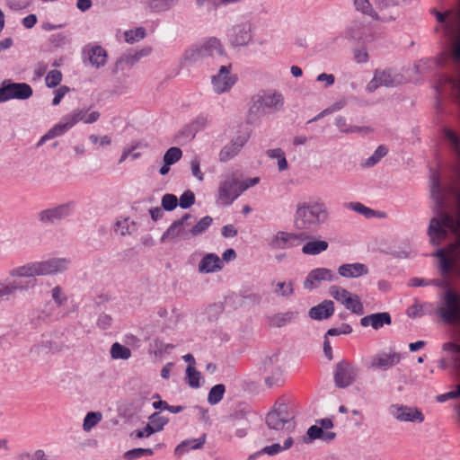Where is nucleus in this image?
<instances>
[{
	"label": "nucleus",
	"instance_id": "obj_1",
	"mask_svg": "<svg viewBox=\"0 0 460 460\" xmlns=\"http://www.w3.org/2000/svg\"><path fill=\"white\" fill-rule=\"evenodd\" d=\"M448 232L458 234L459 238L449 245L448 254L444 249H438L435 253L439 258V268L444 276L449 274L455 264H460V220L444 212L439 214V218L430 219L428 235L432 245H439Z\"/></svg>",
	"mask_w": 460,
	"mask_h": 460
},
{
	"label": "nucleus",
	"instance_id": "obj_2",
	"mask_svg": "<svg viewBox=\"0 0 460 460\" xmlns=\"http://www.w3.org/2000/svg\"><path fill=\"white\" fill-rule=\"evenodd\" d=\"M329 218V210L324 202L308 200L299 202L295 212V226L299 230H315L324 225Z\"/></svg>",
	"mask_w": 460,
	"mask_h": 460
},
{
	"label": "nucleus",
	"instance_id": "obj_3",
	"mask_svg": "<svg viewBox=\"0 0 460 460\" xmlns=\"http://www.w3.org/2000/svg\"><path fill=\"white\" fill-rule=\"evenodd\" d=\"M69 264V260L66 258H50L49 260L32 261L15 267L9 271V275L13 278H33L55 275L66 271Z\"/></svg>",
	"mask_w": 460,
	"mask_h": 460
},
{
	"label": "nucleus",
	"instance_id": "obj_4",
	"mask_svg": "<svg viewBox=\"0 0 460 460\" xmlns=\"http://www.w3.org/2000/svg\"><path fill=\"white\" fill-rule=\"evenodd\" d=\"M284 107V97L277 91H261L252 98L247 122L254 125L259 122L261 116L267 113H276Z\"/></svg>",
	"mask_w": 460,
	"mask_h": 460
},
{
	"label": "nucleus",
	"instance_id": "obj_5",
	"mask_svg": "<svg viewBox=\"0 0 460 460\" xmlns=\"http://www.w3.org/2000/svg\"><path fill=\"white\" fill-rule=\"evenodd\" d=\"M88 108L75 109L70 114L62 118L61 121L51 128L40 140L38 146L42 145L45 141L59 137L73 128L77 122L83 121L85 124L96 122L100 118L98 111L88 113Z\"/></svg>",
	"mask_w": 460,
	"mask_h": 460
},
{
	"label": "nucleus",
	"instance_id": "obj_6",
	"mask_svg": "<svg viewBox=\"0 0 460 460\" xmlns=\"http://www.w3.org/2000/svg\"><path fill=\"white\" fill-rule=\"evenodd\" d=\"M294 419L295 415L287 403L276 402L273 410L266 416V424L270 429L291 432L296 426Z\"/></svg>",
	"mask_w": 460,
	"mask_h": 460
},
{
	"label": "nucleus",
	"instance_id": "obj_7",
	"mask_svg": "<svg viewBox=\"0 0 460 460\" xmlns=\"http://www.w3.org/2000/svg\"><path fill=\"white\" fill-rule=\"evenodd\" d=\"M406 83V78L399 70L394 68L376 69L374 76L367 84V91L375 92L378 87H397Z\"/></svg>",
	"mask_w": 460,
	"mask_h": 460
},
{
	"label": "nucleus",
	"instance_id": "obj_8",
	"mask_svg": "<svg viewBox=\"0 0 460 460\" xmlns=\"http://www.w3.org/2000/svg\"><path fill=\"white\" fill-rule=\"evenodd\" d=\"M224 49L217 38H210L200 44L194 45L186 49L183 58L189 62H197L201 58L223 55Z\"/></svg>",
	"mask_w": 460,
	"mask_h": 460
},
{
	"label": "nucleus",
	"instance_id": "obj_9",
	"mask_svg": "<svg viewBox=\"0 0 460 460\" xmlns=\"http://www.w3.org/2000/svg\"><path fill=\"white\" fill-rule=\"evenodd\" d=\"M444 306L439 309L441 319L447 323L460 322V296L452 289H447L443 294Z\"/></svg>",
	"mask_w": 460,
	"mask_h": 460
},
{
	"label": "nucleus",
	"instance_id": "obj_10",
	"mask_svg": "<svg viewBox=\"0 0 460 460\" xmlns=\"http://www.w3.org/2000/svg\"><path fill=\"white\" fill-rule=\"evenodd\" d=\"M33 94L32 88L26 83H13L4 80L0 86V103L12 99L27 100Z\"/></svg>",
	"mask_w": 460,
	"mask_h": 460
},
{
	"label": "nucleus",
	"instance_id": "obj_11",
	"mask_svg": "<svg viewBox=\"0 0 460 460\" xmlns=\"http://www.w3.org/2000/svg\"><path fill=\"white\" fill-rule=\"evenodd\" d=\"M401 354L395 351H379L369 358L366 367L373 370H388L401 361Z\"/></svg>",
	"mask_w": 460,
	"mask_h": 460
},
{
	"label": "nucleus",
	"instance_id": "obj_12",
	"mask_svg": "<svg viewBox=\"0 0 460 460\" xmlns=\"http://www.w3.org/2000/svg\"><path fill=\"white\" fill-rule=\"evenodd\" d=\"M357 367L349 361H340L336 365L334 372V382L339 388L349 386L358 376Z\"/></svg>",
	"mask_w": 460,
	"mask_h": 460
},
{
	"label": "nucleus",
	"instance_id": "obj_13",
	"mask_svg": "<svg viewBox=\"0 0 460 460\" xmlns=\"http://www.w3.org/2000/svg\"><path fill=\"white\" fill-rule=\"evenodd\" d=\"M378 11H375L373 20L380 22H391L399 18L401 12L396 0H376Z\"/></svg>",
	"mask_w": 460,
	"mask_h": 460
},
{
	"label": "nucleus",
	"instance_id": "obj_14",
	"mask_svg": "<svg viewBox=\"0 0 460 460\" xmlns=\"http://www.w3.org/2000/svg\"><path fill=\"white\" fill-rule=\"evenodd\" d=\"M431 13L436 16L437 21L441 24V29L444 31L446 36L448 37L450 40H452V48H454V45L457 40L459 30L458 22L452 21L456 11L441 13L436 9H432ZM451 50H453V49H451ZM451 53L452 51H450V54Z\"/></svg>",
	"mask_w": 460,
	"mask_h": 460
},
{
	"label": "nucleus",
	"instance_id": "obj_15",
	"mask_svg": "<svg viewBox=\"0 0 460 460\" xmlns=\"http://www.w3.org/2000/svg\"><path fill=\"white\" fill-rule=\"evenodd\" d=\"M239 181L233 176L226 177L218 187V199L221 204L228 206L241 195Z\"/></svg>",
	"mask_w": 460,
	"mask_h": 460
},
{
	"label": "nucleus",
	"instance_id": "obj_16",
	"mask_svg": "<svg viewBox=\"0 0 460 460\" xmlns=\"http://www.w3.org/2000/svg\"><path fill=\"white\" fill-rule=\"evenodd\" d=\"M73 208V202L64 203L59 206L40 211L38 214V217L43 224H54L70 216Z\"/></svg>",
	"mask_w": 460,
	"mask_h": 460
},
{
	"label": "nucleus",
	"instance_id": "obj_17",
	"mask_svg": "<svg viewBox=\"0 0 460 460\" xmlns=\"http://www.w3.org/2000/svg\"><path fill=\"white\" fill-rule=\"evenodd\" d=\"M231 66H222L218 73L212 76L211 84L215 93L220 94L229 92L236 82V77L230 73Z\"/></svg>",
	"mask_w": 460,
	"mask_h": 460
},
{
	"label": "nucleus",
	"instance_id": "obj_18",
	"mask_svg": "<svg viewBox=\"0 0 460 460\" xmlns=\"http://www.w3.org/2000/svg\"><path fill=\"white\" fill-rule=\"evenodd\" d=\"M192 216L189 213L184 214L180 219L175 220L168 227L161 237V242L167 240L174 241L177 239L187 240L191 236L190 230L185 228V225L188 219L191 218Z\"/></svg>",
	"mask_w": 460,
	"mask_h": 460
},
{
	"label": "nucleus",
	"instance_id": "obj_19",
	"mask_svg": "<svg viewBox=\"0 0 460 460\" xmlns=\"http://www.w3.org/2000/svg\"><path fill=\"white\" fill-rule=\"evenodd\" d=\"M308 238V235L305 233L295 234L284 231L278 232L271 239L270 245L273 249H288L294 247L304 239Z\"/></svg>",
	"mask_w": 460,
	"mask_h": 460
},
{
	"label": "nucleus",
	"instance_id": "obj_20",
	"mask_svg": "<svg viewBox=\"0 0 460 460\" xmlns=\"http://www.w3.org/2000/svg\"><path fill=\"white\" fill-rule=\"evenodd\" d=\"M230 43L234 46H245L252 39L251 23L247 21L234 24L227 34Z\"/></svg>",
	"mask_w": 460,
	"mask_h": 460
},
{
	"label": "nucleus",
	"instance_id": "obj_21",
	"mask_svg": "<svg viewBox=\"0 0 460 460\" xmlns=\"http://www.w3.org/2000/svg\"><path fill=\"white\" fill-rule=\"evenodd\" d=\"M337 279L332 270L326 268H317L308 273L303 282V287L305 289L310 290L319 287L323 281L332 282Z\"/></svg>",
	"mask_w": 460,
	"mask_h": 460
},
{
	"label": "nucleus",
	"instance_id": "obj_22",
	"mask_svg": "<svg viewBox=\"0 0 460 460\" xmlns=\"http://www.w3.org/2000/svg\"><path fill=\"white\" fill-rule=\"evenodd\" d=\"M391 413L400 421L422 422L424 416L420 411L416 408L404 405H393L390 408Z\"/></svg>",
	"mask_w": 460,
	"mask_h": 460
},
{
	"label": "nucleus",
	"instance_id": "obj_23",
	"mask_svg": "<svg viewBox=\"0 0 460 460\" xmlns=\"http://www.w3.org/2000/svg\"><path fill=\"white\" fill-rule=\"evenodd\" d=\"M248 136L241 134L231 140L230 143L226 145L219 153V161L227 162L234 158L241 151L243 146L246 144Z\"/></svg>",
	"mask_w": 460,
	"mask_h": 460
},
{
	"label": "nucleus",
	"instance_id": "obj_24",
	"mask_svg": "<svg viewBox=\"0 0 460 460\" xmlns=\"http://www.w3.org/2000/svg\"><path fill=\"white\" fill-rule=\"evenodd\" d=\"M391 323L392 318L390 314L387 312L371 314L360 319L361 326H371L374 330H379L385 325H390Z\"/></svg>",
	"mask_w": 460,
	"mask_h": 460
},
{
	"label": "nucleus",
	"instance_id": "obj_25",
	"mask_svg": "<svg viewBox=\"0 0 460 460\" xmlns=\"http://www.w3.org/2000/svg\"><path fill=\"white\" fill-rule=\"evenodd\" d=\"M369 272L368 267L360 262L345 263L338 268V274L342 278L356 279L361 276L367 275Z\"/></svg>",
	"mask_w": 460,
	"mask_h": 460
},
{
	"label": "nucleus",
	"instance_id": "obj_26",
	"mask_svg": "<svg viewBox=\"0 0 460 460\" xmlns=\"http://www.w3.org/2000/svg\"><path fill=\"white\" fill-rule=\"evenodd\" d=\"M334 313V303L332 300H323L319 305L310 308L308 315L311 319L322 321L328 319Z\"/></svg>",
	"mask_w": 460,
	"mask_h": 460
},
{
	"label": "nucleus",
	"instance_id": "obj_27",
	"mask_svg": "<svg viewBox=\"0 0 460 460\" xmlns=\"http://www.w3.org/2000/svg\"><path fill=\"white\" fill-rule=\"evenodd\" d=\"M198 268L200 273H212L221 270L223 262L216 253H208L201 259Z\"/></svg>",
	"mask_w": 460,
	"mask_h": 460
},
{
	"label": "nucleus",
	"instance_id": "obj_28",
	"mask_svg": "<svg viewBox=\"0 0 460 460\" xmlns=\"http://www.w3.org/2000/svg\"><path fill=\"white\" fill-rule=\"evenodd\" d=\"M297 313L288 311L285 313H277L268 317L269 325L274 328H281L295 321Z\"/></svg>",
	"mask_w": 460,
	"mask_h": 460
},
{
	"label": "nucleus",
	"instance_id": "obj_29",
	"mask_svg": "<svg viewBox=\"0 0 460 460\" xmlns=\"http://www.w3.org/2000/svg\"><path fill=\"white\" fill-rule=\"evenodd\" d=\"M149 420L150 423H148L145 428V431H146V437H149L155 432L161 431L169 420L167 417L162 416L160 412H155L149 417Z\"/></svg>",
	"mask_w": 460,
	"mask_h": 460
},
{
	"label": "nucleus",
	"instance_id": "obj_30",
	"mask_svg": "<svg viewBox=\"0 0 460 460\" xmlns=\"http://www.w3.org/2000/svg\"><path fill=\"white\" fill-rule=\"evenodd\" d=\"M206 434H203L199 438H190L186 439L181 442L175 448L176 455H183L188 452L190 449H199L201 448L206 442Z\"/></svg>",
	"mask_w": 460,
	"mask_h": 460
},
{
	"label": "nucleus",
	"instance_id": "obj_31",
	"mask_svg": "<svg viewBox=\"0 0 460 460\" xmlns=\"http://www.w3.org/2000/svg\"><path fill=\"white\" fill-rule=\"evenodd\" d=\"M329 243L324 240L313 239L306 242L302 247V252L307 255H317L325 252Z\"/></svg>",
	"mask_w": 460,
	"mask_h": 460
},
{
	"label": "nucleus",
	"instance_id": "obj_32",
	"mask_svg": "<svg viewBox=\"0 0 460 460\" xmlns=\"http://www.w3.org/2000/svg\"><path fill=\"white\" fill-rule=\"evenodd\" d=\"M89 61L96 68L103 66L107 62V52L100 46H95L89 52Z\"/></svg>",
	"mask_w": 460,
	"mask_h": 460
},
{
	"label": "nucleus",
	"instance_id": "obj_33",
	"mask_svg": "<svg viewBox=\"0 0 460 460\" xmlns=\"http://www.w3.org/2000/svg\"><path fill=\"white\" fill-rule=\"evenodd\" d=\"M335 125L340 129L341 133L345 134H352V133H361L369 131L368 128L366 127H358L349 125L347 121V119L343 116H338L335 119Z\"/></svg>",
	"mask_w": 460,
	"mask_h": 460
},
{
	"label": "nucleus",
	"instance_id": "obj_34",
	"mask_svg": "<svg viewBox=\"0 0 460 460\" xmlns=\"http://www.w3.org/2000/svg\"><path fill=\"white\" fill-rule=\"evenodd\" d=\"M294 444V439L292 437H288L283 445L279 443H274L270 446H266L258 452V454H266L269 456L278 455L285 450L289 449Z\"/></svg>",
	"mask_w": 460,
	"mask_h": 460
},
{
	"label": "nucleus",
	"instance_id": "obj_35",
	"mask_svg": "<svg viewBox=\"0 0 460 460\" xmlns=\"http://www.w3.org/2000/svg\"><path fill=\"white\" fill-rule=\"evenodd\" d=\"M273 293L279 297L288 298L294 294L292 281L272 282Z\"/></svg>",
	"mask_w": 460,
	"mask_h": 460
},
{
	"label": "nucleus",
	"instance_id": "obj_36",
	"mask_svg": "<svg viewBox=\"0 0 460 460\" xmlns=\"http://www.w3.org/2000/svg\"><path fill=\"white\" fill-rule=\"evenodd\" d=\"M136 229V223L129 217H120L116 221L115 232L120 235L131 234Z\"/></svg>",
	"mask_w": 460,
	"mask_h": 460
},
{
	"label": "nucleus",
	"instance_id": "obj_37",
	"mask_svg": "<svg viewBox=\"0 0 460 460\" xmlns=\"http://www.w3.org/2000/svg\"><path fill=\"white\" fill-rule=\"evenodd\" d=\"M430 193H431V196L433 197V199H435L438 207L443 208L444 198H443L442 190L440 187L439 178L435 173H433V175L431 177Z\"/></svg>",
	"mask_w": 460,
	"mask_h": 460
},
{
	"label": "nucleus",
	"instance_id": "obj_38",
	"mask_svg": "<svg viewBox=\"0 0 460 460\" xmlns=\"http://www.w3.org/2000/svg\"><path fill=\"white\" fill-rule=\"evenodd\" d=\"M346 309L351 311L353 314L361 315L364 314V307L360 298L356 294H350L346 303L344 304Z\"/></svg>",
	"mask_w": 460,
	"mask_h": 460
},
{
	"label": "nucleus",
	"instance_id": "obj_39",
	"mask_svg": "<svg viewBox=\"0 0 460 460\" xmlns=\"http://www.w3.org/2000/svg\"><path fill=\"white\" fill-rule=\"evenodd\" d=\"M213 218L210 216H205L200 218L195 226L190 229L191 236H198L205 233L208 227L212 225Z\"/></svg>",
	"mask_w": 460,
	"mask_h": 460
},
{
	"label": "nucleus",
	"instance_id": "obj_40",
	"mask_svg": "<svg viewBox=\"0 0 460 460\" xmlns=\"http://www.w3.org/2000/svg\"><path fill=\"white\" fill-rule=\"evenodd\" d=\"M111 357L113 359H128L131 357V350L119 342H115L111 348Z\"/></svg>",
	"mask_w": 460,
	"mask_h": 460
},
{
	"label": "nucleus",
	"instance_id": "obj_41",
	"mask_svg": "<svg viewBox=\"0 0 460 460\" xmlns=\"http://www.w3.org/2000/svg\"><path fill=\"white\" fill-rule=\"evenodd\" d=\"M226 392V387L222 384L214 385L208 392V402L210 405L218 403L222 399Z\"/></svg>",
	"mask_w": 460,
	"mask_h": 460
},
{
	"label": "nucleus",
	"instance_id": "obj_42",
	"mask_svg": "<svg viewBox=\"0 0 460 460\" xmlns=\"http://www.w3.org/2000/svg\"><path fill=\"white\" fill-rule=\"evenodd\" d=\"M267 155L270 158L278 159V167L280 172L288 168V164L285 156V153L280 148L269 149L266 152Z\"/></svg>",
	"mask_w": 460,
	"mask_h": 460
},
{
	"label": "nucleus",
	"instance_id": "obj_43",
	"mask_svg": "<svg viewBox=\"0 0 460 460\" xmlns=\"http://www.w3.org/2000/svg\"><path fill=\"white\" fill-rule=\"evenodd\" d=\"M444 135L452 151L460 157V140L457 135L449 128L444 129Z\"/></svg>",
	"mask_w": 460,
	"mask_h": 460
},
{
	"label": "nucleus",
	"instance_id": "obj_44",
	"mask_svg": "<svg viewBox=\"0 0 460 460\" xmlns=\"http://www.w3.org/2000/svg\"><path fill=\"white\" fill-rule=\"evenodd\" d=\"M356 11L373 19L375 9L369 0H352Z\"/></svg>",
	"mask_w": 460,
	"mask_h": 460
},
{
	"label": "nucleus",
	"instance_id": "obj_45",
	"mask_svg": "<svg viewBox=\"0 0 460 460\" xmlns=\"http://www.w3.org/2000/svg\"><path fill=\"white\" fill-rule=\"evenodd\" d=\"M102 418V414L99 411H91L86 414L83 423V429L84 431H90L95 427Z\"/></svg>",
	"mask_w": 460,
	"mask_h": 460
},
{
	"label": "nucleus",
	"instance_id": "obj_46",
	"mask_svg": "<svg viewBox=\"0 0 460 460\" xmlns=\"http://www.w3.org/2000/svg\"><path fill=\"white\" fill-rule=\"evenodd\" d=\"M329 294L332 296L337 302L341 303L344 305L348 297L350 296V292L346 290L345 288L339 286H332L329 288Z\"/></svg>",
	"mask_w": 460,
	"mask_h": 460
},
{
	"label": "nucleus",
	"instance_id": "obj_47",
	"mask_svg": "<svg viewBox=\"0 0 460 460\" xmlns=\"http://www.w3.org/2000/svg\"><path fill=\"white\" fill-rule=\"evenodd\" d=\"M388 149L385 146H379L374 154L366 159L364 165L367 167H372L376 165L384 156L386 155Z\"/></svg>",
	"mask_w": 460,
	"mask_h": 460
},
{
	"label": "nucleus",
	"instance_id": "obj_48",
	"mask_svg": "<svg viewBox=\"0 0 460 460\" xmlns=\"http://www.w3.org/2000/svg\"><path fill=\"white\" fill-rule=\"evenodd\" d=\"M124 37L126 42L133 44L146 37V30L143 27H138L135 30H128L124 32Z\"/></svg>",
	"mask_w": 460,
	"mask_h": 460
},
{
	"label": "nucleus",
	"instance_id": "obj_49",
	"mask_svg": "<svg viewBox=\"0 0 460 460\" xmlns=\"http://www.w3.org/2000/svg\"><path fill=\"white\" fill-rule=\"evenodd\" d=\"M181 156H182L181 149L179 147H176V146H172V147H170L164 153L163 161H164V163H165L167 164L172 165L175 163H177L178 161H180Z\"/></svg>",
	"mask_w": 460,
	"mask_h": 460
},
{
	"label": "nucleus",
	"instance_id": "obj_50",
	"mask_svg": "<svg viewBox=\"0 0 460 460\" xmlns=\"http://www.w3.org/2000/svg\"><path fill=\"white\" fill-rule=\"evenodd\" d=\"M153 453V449L151 448H134L127 451L124 454V458L126 460H136L143 456H152Z\"/></svg>",
	"mask_w": 460,
	"mask_h": 460
},
{
	"label": "nucleus",
	"instance_id": "obj_51",
	"mask_svg": "<svg viewBox=\"0 0 460 460\" xmlns=\"http://www.w3.org/2000/svg\"><path fill=\"white\" fill-rule=\"evenodd\" d=\"M186 374L189 385L192 388H199L200 386V373L193 366H188Z\"/></svg>",
	"mask_w": 460,
	"mask_h": 460
},
{
	"label": "nucleus",
	"instance_id": "obj_52",
	"mask_svg": "<svg viewBox=\"0 0 460 460\" xmlns=\"http://www.w3.org/2000/svg\"><path fill=\"white\" fill-rule=\"evenodd\" d=\"M27 287L19 286L15 281L9 284L0 283V298L4 296H10L17 290L25 289Z\"/></svg>",
	"mask_w": 460,
	"mask_h": 460
},
{
	"label": "nucleus",
	"instance_id": "obj_53",
	"mask_svg": "<svg viewBox=\"0 0 460 460\" xmlns=\"http://www.w3.org/2000/svg\"><path fill=\"white\" fill-rule=\"evenodd\" d=\"M15 460H48V456L43 450L38 449L33 454L29 452L19 453Z\"/></svg>",
	"mask_w": 460,
	"mask_h": 460
},
{
	"label": "nucleus",
	"instance_id": "obj_54",
	"mask_svg": "<svg viewBox=\"0 0 460 460\" xmlns=\"http://www.w3.org/2000/svg\"><path fill=\"white\" fill-rule=\"evenodd\" d=\"M347 207L349 208L352 209L353 211L365 216L367 218L373 217L376 214V212L373 209L366 207L365 205H363L360 202H349L347 205Z\"/></svg>",
	"mask_w": 460,
	"mask_h": 460
},
{
	"label": "nucleus",
	"instance_id": "obj_55",
	"mask_svg": "<svg viewBox=\"0 0 460 460\" xmlns=\"http://www.w3.org/2000/svg\"><path fill=\"white\" fill-rule=\"evenodd\" d=\"M161 205L164 210L172 211L178 206V199L174 194L166 193L162 197Z\"/></svg>",
	"mask_w": 460,
	"mask_h": 460
},
{
	"label": "nucleus",
	"instance_id": "obj_56",
	"mask_svg": "<svg viewBox=\"0 0 460 460\" xmlns=\"http://www.w3.org/2000/svg\"><path fill=\"white\" fill-rule=\"evenodd\" d=\"M62 80V74L59 70H51L49 71L45 78L46 85L49 88H54L58 86Z\"/></svg>",
	"mask_w": 460,
	"mask_h": 460
},
{
	"label": "nucleus",
	"instance_id": "obj_57",
	"mask_svg": "<svg viewBox=\"0 0 460 460\" xmlns=\"http://www.w3.org/2000/svg\"><path fill=\"white\" fill-rule=\"evenodd\" d=\"M194 203L195 195L193 191L190 190L184 191L178 199V205L183 209L190 208Z\"/></svg>",
	"mask_w": 460,
	"mask_h": 460
},
{
	"label": "nucleus",
	"instance_id": "obj_58",
	"mask_svg": "<svg viewBox=\"0 0 460 460\" xmlns=\"http://www.w3.org/2000/svg\"><path fill=\"white\" fill-rule=\"evenodd\" d=\"M50 294L52 299L58 307L63 306L67 301V296L59 286L53 288L50 291Z\"/></svg>",
	"mask_w": 460,
	"mask_h": 460
},
{
	"label": "nucleus",
	"instance_id": "obj_59",
	"mask_svg": "<svg viewBox=\"0 0 460 460\" xmlns=\"http://www.w3.org/2000/svg\"><path fill=\"white\" fill-rule=\"evenodd\" d=\"M323 435V428H319L316 425L311 426L306 433V436L303 438V441L306 444L312 442L314 439L322 438Z\"/></svg>",
	"mask_w": 460,
	"mask_h": 460
},
{
	"label": "nucleus",
	"instance_id": "obj_60",
	"mask_svg": "<svg viewBox=\"0 0 460 460\" xmlns=\"http://www.w3.org/2000/svg\"><path fill=\"white\" fill-rule=\"evenodd\" d=\"M363 31L364 27H362L361 24L354 22L348 28L347 32L351 39L360 40L364 38Z\"/></svg>",
	"mask_w": 460,
	"mask_h": 460
},
{
	"label": "nucleus",
	"instance_id": "obj_61",
	"mask_svg": "<svg viewBox=\"0 0 460 460\" xmlns=\"http://www.w3.org/2000/svg\"><path fill=\"white\" fill-rule=\"evenodd\" d=\"M49 40L54 47H62L69 41L67 35L64 32L52 34Z\"/></svg>",
	"mask_w": 460,
	"mask_h": 460
},
{
	"label": "nucleus",
	"instance_id": "obj_62",
	"mask_svg": "<svg viewBox=\"0 0 460 460\" xmlns=\"http://www.w3.org/2000/svg\"><path fill=\"white\" fill-rule=\"evenodd\" d=\"M190 169L192 175L199 181L204 180V174L200 170V161L198 157H194L190 161Z\"/></svg>",
	"mask_w": 460,
	"mask_h": 460
},
{
	"label": "nucleus",
	"instance_id": "obj_63",
	"mask_svg": "<svg viewBox=\"0 0 460 460\" xmlns=\"http://www.w3.org/2000/svg\"><path fill=\"white\" fill-rule=\"evenodd\" d=\"M148 7L153 12H163L170 9L165 0H150Z\"/></svg>",
	"mask_w": 460,
	"mask_h": 460
},
{
	"label": "nucleus",
	"instance_id": "obj_64",
	"mask_svg": "<svg viewBox=\"0 0 460 460\" xmlns=\"http://www.w3.org/2000/svg\"><path fill=\"white\" fill-rule=\"evenodd\" d=\"M69 87L66 86V85H62L60 86L58 89H57L54 93H55V96L53 98V101H52V104L54 106L58 105L60 103L62 98L65 96V94L66 93L69 92Z\"/></svg>",
	"mask_w": 460,
	"mask_h": 460
}]
</instances>
